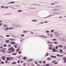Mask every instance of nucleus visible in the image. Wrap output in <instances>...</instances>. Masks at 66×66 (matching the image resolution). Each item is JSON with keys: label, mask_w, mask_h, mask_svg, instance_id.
Here are the masks:
<instances>
[{"label": "nucleus", "mask_w": 66, "mask_h": 66, "mask_svg": "<svg viewBox=\"0 0 66 66\" xmlns=\"http://www.w3.org/2000/svg\"><path fill=\"white\" fill-rule=\"evenodd\" d=\"M15 3V2L12 1L11 2L9 3L8 4H13V3Z\"/></svg>", "instance_id": "0eeeda50"}, {"label": "nucleus", "mask_w": 66, "mask_h": 66, "mask_svg": "<svg viewBox=\"0 0 66 66\" xmlns=\"http://www.w3.org/2000/svg\"><path fill=\"white\" fill-rule=\"evenodd\" d=\"M58 47L60 48H63V46L61 45H58Z\"/></svg>", "instance_id": "6e6552de"}, {"label": "nucleus", "mask_w": 66, "mask_h": 66, "mask_svg": "<svg viewBox=\"0 0 66 66\" xmlns=\"http://www.w3.org/2000/svg\"><path fill=\"white\" fill-rule=\"evenodd\" d=\"M54 7V8H61V6L59 5H57L56 6H55V7Z\"/></svg>", "instance_id": "f03ea898"}, {"label": "nucleus", "mask_w": 66, "mask_h": 66, "mask_svg": "<svg viewBox=\"0 0 66 66\" xmlns=\"http://www.w3.org/2000/svg\"><path fill=\"white\" fill-rule=\"evenodd\" d=\"M59 18H62V16H60L59 17Z\"/></svg>", "instance_id": "774afa93"}, {"label": "nucleus", "mask_w": 66, "mask_h": 66, "mask_svg": "<svg viewBox=\"0 0 66 66\" xmlns=\"http://www.w3.org/2000/svg\"><path fill=\"white\" fill-rule=\"evenodd\" d=\"M48 21H45L44 22V23H48Z\"/></svg>", "instance_id": "37998d69"}, {"label": "nucleus", "mask_w": 66, "mask_h": 66, "mask_svg": "<svg viewBox=\"0 0 66 66\" xmlns=\"http://www.w3.org/2000/svg\"><path fill=\"white\" fill-rule=\"evenodd\" d=\"M51 36L50 37H52V34H51Z\"/></svg>", "instance_id": "bf43d9fd"}, {"label": "nucleus", "mask_w": 66, "mask_h": 66, "mask_svg": "<svg viewBox=\"0 0 66 66\" xmlns=\"http://www.w3.org/2000/svg\"><path fill=\"white\" fill-rule=\"evenodd\" d=\"M26 65V63H24L23 64V65L24 66H25V65Z\"/></svg>", "instance_id": "5fc2aeb1"}, {"label": "nucleus", "mask_w": 66, "mask_h": 66, "mask_svg": "<svg viewBox=\"0 0 66 66\" xmlns=\"http://www.w3.org/2000/svg\"><path fill=\"white\" fill-rule=\"evenodd\" d=\"M6 37H10L9 35H6Z\"/></svg>", "instance_id": "3c124183"}, {"label": "nucleus", "mask_w": 66, "mask_h": 66, "mask_svg": "<svg viewBox=\"0 0 66 66\" xmlns=\"http://www.w3.org/2000/svg\"><path fill=\"white\" fill-rule=\"evenodd\" d=\"M47 43H48V44H51V42H50V41H48L47 42Z\"/></svg>", "instance_id": "aec40b11"}, {"label": "nucleus", "mask_w": 66, "mask_h": 66, "mask_svg": "<svg viewBox=\"0 0 66 66\" xmlns=\"http://www.w3.org/2000/svg\"><path fill=\"white\" fill-rule=\"evenodd\" d=\"M15 7H20V5H16Z\"/></svg>", "instance_id": "a211bd4d"}, {"label": "nucleus", "mask_w": 66, "mask_h": 66, "mask_svg": "<svg viewBox=\"0 0 66 66\" xmlns=\"http://www.w3.org/2000/svg\"><path fill=\"white\" fill-rule=\"evenodd\" d=\"M8 29L9 28H8V27H6V28L4 29V30H5L6 31H7V30H8Z\"/></svg>", "instance_id": "9d476101"}, {"label": "nucleus", "mask_w": 66, "mask_h": 66, "mask_svg": "<svg viewBox=\"0 0 66 66\" xmlns=\"http://www.w3.org/2000/svg\"><path fill=\"white\" fill-rule=\"evenodd\" d=\"M21 52H21V51H19V52L18 53H19V54H21Z\"/></svg>", "instance_id": "ea45409f"}, {"label": "nucleus", "mask_w": 66, "mask_h": 66, "mask_svg": "<svg viewBox=\"0 0 66 66\" xmlns=\"http://www.w3.org/2000/svg\"><path fill=\"white\" fill-rule=\"evenodd\" d=\"M2 58L3 60H5V57L4 56H3L2 57Z\"/></svg>", "instance_id": "412c9836"}, {"label": "nucleus", "mask_w": 66, "mask_h": 66, "mask_svg": "<svg viewBox=\"0 0 66 66\" xmlns=\"http://www.w3.org/2000/svg\"><path fill=\"white\" fill-rule=\"evenodd\" d=\"M54 64H57L58 63L57 62H56L54 63Z\"/></svg>", "instance_id": "c9c22d12"}, {"label": "nucleus", "mask_w": 66, "mask_h": 66, "mask_svg": "<svg viewBox=\"0 0 66 66\" xmlns=\"http://www.w3.org/2000/svg\"><path fill=\"white\" fill-rule=\"evenodd\" d=\"M12 9H16V8H14L13 7H12Z\"/></svg>", "instance_id": "49530a36"}, {"label": "nucleus", "mask_w": 66, "mask_h": 66, "mask_svg": "<svg viewBox=\"0 0 66 66\" xmlns=\"http://www.w3.org/2000/svg\"><path fill=\"white\" fill-rule=\"evenodd\" d=\"M10 39L11 40H14V39H13V38Z\"/></svg>", "instance_id": "13d9d810"}, {"label": "nucleus", "mask_w": 66, "mask_h": 66, "mask_svg": "<svg viewBox=\"0 0 66 66\" xmlns=\"http://www.w3.org/2000/svg\"><path fill=\"white\" fill-rule=\"evenodd\" d=\"M30 61H33V59H30Z\"/></svg>", "instance_id": "69168bd1"}, {"label": "nucleus", "mask_w": 66, "mask_h": 66, "mask_svg": "<svg viewBox=\"0 0 66 66\" xmlns=\"http://www.w3.org/2000/svg\"><path fill=\"white\" fill-rule=\"evenodd\" d=\"M5 42L6 43H10V40H6Z\"/></svg>", "instance_id": "f8f14e48"}, {"label": "nucleus", "mask_w": 66, "mask_h": 66, "mask_svg": "<svg viewBox=\"0 0 66 66\" xmlns=\"http://www.w3.org/2000/svg\"><path fill=\"white\" fill-rule=\"evenodd\" d=\"M8 26V25H4L3 26V27H7Z\"/></svg>", "instance_id": "c756f323"}, {"label": "nucleus", "mask_w": 66, "mask_h": 66, "mask_svg": "<svg viewBox=\"0 0 66 66\" xmlns=\"http://www.w3.org/2000/svg\"><path fill=\"white\" fill-rule=\"evenodd\" d=\"M10 57H7V61H10V59H9Z\"/></svg>", "instance_id": "2eb2a0df"}, {"label": "nucleus", "mask_w": 66, "mask_h": 66, "mask_svg": "<svg viewBox=\"0 0 66 66\" xmlns=\"http://www.w3.org/2000/svg\"><path fill=\"white\" fill-rule=\"evenodd\" d=\"M20 60H18V63H20Z\"/></svg>", "instance_id": "8fccbe9b"}, {"label": "nucleus", "mask_w": 66, "mask_h": 66, "mask_svg": "<svg viewBox=\"0 0 66 66\" xmlns=\"http://www.w3.org/2000/svg\"><path fill=\"white\" fill-rule=\"evenodd\" d=\"M31 66H34V64H33V63L31 64Z\"/></svg>", "instance_id": "603ef678"}, {"label": "nucleus", "mask_w": 66, "mask_h": 66, "mask_svg": "<svg viewBox=\"0 0 66 66\" xmlns=\"http://www.w3.org/2000/svg\"><path fill=\"white\" fill-rule=\"evenodd\" d=\"M16 62H13L12 63V64H16Z\"/></svg>", "instance_id": "6ab92c4d"}, {"label": "nucleus", "mask_w": 66, "mask_h": 66, "mask_svg": "<svg viewBox=\"0 0 66 66\" xmlns=\"http://www.w3.org/2000/svg\"><path fill=\"white\" fill-rule=\"evenodd\" d=\"M10 13H4L3 14V16H5V15H10Z\"/></svg>", "instance_id": "39448f33"}, {"label": "nucleus", "mask_w": 66, "mask_h": 66, "mask_svg": "<svg viewBox=\"0 0 66 66\" xmlns=\"http://www.w3.org/2000/svg\"><path fill=\"white\" fill-rule=\"evenodd\" d=\"M51 59V58L50 57H49L48 58V61H50Z\"/></svg>", "instance_id": "c85d7f7f"}, {"label": "nucleus", "mask_w": 66, "mask_h": 66, "mask_svg": "<svg viewBox=\"0 0 66 66\" xmlns=\"http://www.w3.org/2000/svg\"><path fill=\"white\" fill-rule=\"evenodd\" d=\"M43 23H43V22H41V23H39V24H37V25H38V24H43Z\"/></svg>", "instance_id": "a878e982"}, {"label": "nucleus", "mask_w": 66, "mask_h": 66, "mask_svg": "<svg viewBox=\"0 0 66 66\" xmlns=\"http://www.w3.org/2000/svg\"><path fill=\"white\" fill-rule=\"evenodd\" d=\"M24 60H27V57H24Z\"/></svg>", "instance_id": "2f4dec72"}, {"label": "nucleus", "mask_w": 66, "mask_h": 66, "mask_svg": "<svg viewBox=\"0 0 66 66\" xmlns=\"http://www.w3.org/2000/svg\"><path fill=\"white\" fill-rule=\"evenodd\" d=\"M63 49L64 50L66 49V46H65L64 47H63Z\"/></svg>", "instance_id": "bb28decb"}, {"label": "nucleus", "mask_w": 66, "mask_h": 66, "mask_svg": "<svg viewBox=\"0 0 66 66\" xmlns=\"http://www.w3.org/2000/svg\"><path fill=\"white\" fill-rule=\"evenodd\" d=\"M63 51L62 50V49H60V51L59 52L60 53H62L63 52Z\"/></svg>", "instance_id": "ddd939ff"}, {"label": "nucleus", "mask_w": 66, "mask_h": 66, "mask_svg": "<svg viewBox=\"0 0 66 66\" xmlns=\"http://www.w3.org/2000/svg\"><path fill=\"white\" fill-rule=\"evenodd\" d=\"M54 16V15H50L46 17V18H47L48 17H51V16Z\"/></svg>", "instance_id": "4be33fe9"}, {"label": "nucleus", "mask_w": 66, "mask_h": 66, "mask_svg": "<svg viewBox=\"0 0 66 66\" xmlns=\"http://www.w3.org/2000/svg\"><path fill=\"white\" fill-rule=\"evenodd\" d=\"M15 49L13 47H11V52H15Z\"/></svg>", "instance_id": "7ed1b4c3"}, {"label": "nucleus", "mask_w": 66, "mask_h": 66, "mask_svg": "<svg viewBox=\"0 0 66 66\" xmlns=\"http://www.w3.org/2000/svg\"><path fill=\"white\" fill-rule=\"evenodd\" d=\"M21 36H24V35H21Z\"/></svg>", "instance_id": "4d7b16f0"}, {"label": "nucleus", "mask_w": 66, "mask_h": 66, "mask_svg": "<svg viewBox=\"0 0 66 66\" xmlns=\"http://www.w3.org/2000/svg\"><path fill=\"white\" fill-rule=\"evenodd\" d=\"M12 44H15V45H16V43H15V42H12Z\"/></svg>", "instance_id": "b1692460"}, {"label": "nucleus", "mask_w": 66, "mask_h": 66, "mask_svg": "<svg viewBox=\"0 0 66 66\" xmlns=\"http://www.w3.org/2000/svg\"><path fill=\"white\" fill-rule=\"evenodd\" d=\"M43 63L44 64H45L46 63V61H43Z\"/></svg>", "instance_id": "a19ab883"}, {"label": "nucleus", "mask_w": 66, "mask_h": 66, "mask_svg": "<svg viewBox=\"0 0 66 66\" xmlns=\"http://www.w3.org/2000/svg\"><path fill=\"white\" fill-rule=\"evenodd\" d=\"M18 12H22V10H18Z\"/></svg>", "instance_id": "393cba45"}, {"label": "nucleus", "mask_w": 66, "mask_h": 66, "mask_svg": "<svg viewBox=\"0 0 66 66\" xmlns=\"http://www.w3.org/2000/svg\"><path fill=\"white\" fill-rule=\"evenodd\" d=\"M54 30H51V33H53L54 32Z\"/></svg>", "instance_id": "f3484780"}, {"label": "nucleus", "mask_w": 66, "mask_h": 66, "mask_svg": "<svg viewBox=\"0 0 66 66\" xmlns=\"http://www.w3.org/2000/svg\"><path fill=\"white\" fill-rule=\"evenodd\" d=\"M11 50V48H9V51H10V50Z\"/></svg>", "instance_id": "338daca9"}, {"label": "nucleus", "mask_w": 66, "mask_h": 66, "mask_svg": "<svg viewBox=\"0 0 66 66\" xmlns=\"http://www.w3.org/2000/svg\"><path fill=\"white\" fill-rule=\"evenodd\" d=\"M39 36H40V37H44V38H47V37H45V36L43 35H39Z\"/></svg>", "instance_id": "423d86ee"}, {"label": "nucleus", "mask_w": 66, "mask_h": 66, "mask_svg": "<svg viewBox=\"0 0 66 66\" xmlns=\"http://www.w3.org/2000/svg\"><path fill=\"white\" fill-rule=\"evenodd\" d=\"M9 58H10V59H12V60H13V57H9Z\"/></svg>", "instance_id": "72a5a7b5"}, {"label": "nucleus", "mask_w": 66, "mask_h": 66, "mask_svg": "<svg viewBox=\"0 0 66 66\" xmlns=\"http://www.w3.org/2000/svg\"><path fill=\"white\" fill-rule=\"evenodd\" d=\"M48 53H47L46 54V56H48Z\"/></svg>", "instance_id": "6e6d98bb"}, {"label": "nucleus", "mask_w": 66, "mask_h": 66, "mask_svg": "<svg viewBox=\"0 0 66 66\" xmlns=\"http://www.w3.org/2000/svg\"><path fill=\"white\" fill-rule=\"evenodd\" d=\"M6 44H4V47H6Z\"/></svg>", "instance_id": "de8ad7c7"}, {"label": "nucleus", "mask_w": 66, "mask_h": 66, "mask_svg": "<svg viewBox=\"0 0 66 66\" xmlns=\"http://www.w3.org/2000/svg\"><path fill=\"white\" fill-rule=\"evenodd\" d=\"M27 32H28V31H23V33H27Z\"/></svg>", "instance_id": "0e129e2a"}, {"label": "nucleus", "mask_w": 66, "mask_h": 66, "mask_svg": "<svg viewBox=\"0 0 66 66\" xmlns=\"http://www.w3.org/2000/svg\"><path fill=\"white\" fill-rule=\"evenodd\" d=\"M20 50V49H19V50H18V49H16V51H19Z\"/></svg>", "instance_id": "09e8293b"}, {"label": "nucleus", "mask_w": 66, "mask_h": 66, "mask_svg": "<svg viewBox=\"0 0 66 66\" xmlns=\"http://www.w3.org/2000/svg\"><path fill=\"white\" fill-rule=\"evenodd\" d=\"M14 27L16 28H20V26L18 24H15L14 25Z\"/></svg>", "instance_id": "f257e3e1"}, {"label": "nucleus", "mask_w": 66, "mask_h": 66, "mask_svg": "<svg viewBox=\"0 0 66 66\" xmlns=\"http://www.w3.org/2000/svg\"><path fill=\"white\" fill-rule=\"evenodd\" d=\"M12 55H17V53H12Z\"/></svg>", "instance_id": "4468645a"}, {"label": "nucleus", "mask_w": 66, "mask_h": 66, "mask_svg": "<svg viewBox=\"0 0 66 66\" xmlns=\"http://www.w3.org/2000/svg\"><path fill=\"white\" fill-rule=\"evenodd\" d=\"M9 30H12L13 29V28H9Z\"/></svg>", "instance_id": "58836bf2"}, {"label": "nucleus", "mask_w": 66, "mask_h": 66, "mask_svg": "<svg viewBox=\"0 0 66 66\" xmlns=\"http://www.w3.org/2000/svg\"><path fill=\"white\" fill-rule=\"evenodd\" d=\"M0 37H1L2 38H4V37H3V36H1Z\"/></svg>", "instance_id": "a18cd8bd"}, {"label": "nucleus", "mask_w": 66, "mask_h": 66, "mask_svg": "<svg viewBox=\"0 0 66 66\" xmlns=\"http://www.w3.org/2000/svg\"><path fill=\"white\" fill-rule=\"evenodd\" d=\"M58 48H59V47L57 46H56V47H55V48L56 49H58Z\"/></svg>", "instance_id": "4c0bfd02"}, {"label": "nucleus", "mask_w": 66, "mask_h": 66, "mask_svg": "<svg viewBox=\"0 0 66 66\" xmlns=\"http://www.w3.org/2000/svg\"><path fill=\"white\" fill-rule=\"evenodd\" d=\"M52 50L53 51V52H55V51L56 50H55V49L53 48V49Z\"/></svg>", "instance_id": "dca6fc26"}, {"label": "nucleus", "mask_w": 66, "mask_h": 66, "mask_svg": "<svg viewBox=\"0 0 66 66\" xmlns=\"http://www.w3.org/2000/svg\"><path fill=\"white\" fill-rule=\"evenodd\" d=\"M46 32H47V33H49V31H46Z\"/></svg>", "instance_id": "864d4df0"}, {"label": "nucleus", "mask_w": 66, "mask_h": 66, "mask_svg": "<svg viewBox=\"0 0 66 66\" xmlns=\"http://www.w3.org/2000/svg\"><path fill=\"white\" fill-rule=\"evenodd\" d=\"M7 60H6L5 61V63H7Z\"/></svg>", "instance_id": "680f3d73"}, {"label": "nucleus", "mask_w": 66, "mask_h": 66, "mask_svg": "<svg viewBox=\"0 0 66 66\" xmlns=\"http://www.w3.org/2000/svg\"><path fill=\"white\" fill-rule=\"evenodd\" d=\"M14 47L15 48H17V45H14Z\"/></svg>", "instance_id": "cd10ccee"}, {"label": "nucleus", "mask_w": 66, "mask_h": 66, "mask_svg": "<svg viewBox=\"0 0 66 66\" xmlns=\"http://www.w3.org/2000/svg\"><path fill=\"white\" fill-rule=\"evenodd\" d=\"M52 44H50V45H49V47H52Z\"/></svg>", "instance_id": "e433bc0d"}, {"label": "nucleus", "mask_w": 66, "mask_h": 66, "mask_svg": "<svg viewBox=\"0 0 66 66\" xmlns=\"http://www.w3.org/2000/svg\"><path fill=\"white\" fill-rule=\"evenodd\" d=\"M57 56H59V57H60V55H59V54H57Z\"/></svg>", "instance_id": "473e14b6"}, {"label": "nucleus", "mask_w": 66, "mask_h": 66, "mask_svg": "<svg viewBox=\"0 0 66 66\" xmlns=\"http://www.w3.org/2000/svg\"><path fill=\"white\" fill-rule=\"evenodd\" d=\"M4 62H1V64H4Z\"/></svg>", "instance_id": "e2e57ef3"}, {"label": "nucleus", "mask_w": 66, "mask_h": 66, "mask_svg": "<svg viewBox=\"0 0 66 66\" xmlns=\"http://www.w3.org/2000/svg\"><path fill=\"white\" fill-rule=\"evenodd\" d=\"M61 40H66V39L65 38H61Z\"/></svg>", "instance_id": "9b49d317"}, {"label": "nucleus", "mask_w": 66, "mask_h": 66, "mask_svg": "<svg viewBox=\"0 0 66 66\" xmlns=\"http://www.w3.org/2000/svg\"><path fill=\"white\" fill-rule=\"evenodd\" d=\"M39 63H42V61H40L39 62Z\"/></svg>", "instance_id": "052dcab7"}, {"label": "nucleus", "mask_w": 66, "mask_h": 66, "mask_svg": "<svg viewBox=\"0 0 66 66\" xmlns=\"http://www.w3.org/2000/svg\"><path fill=\"white\" fill-rule=\"evenodd\" d=\"M52 40H53V41H54L55 40H57L56 39H52Z\"/></svg>", "instance_id": "7c9ffc66"}, {"label": "nucleus", "mask_w": 66, "mask_h": 66, "mask_svg": "<svg viewBox=\"0 0 66 66\" xmlns=\"http://www.w3.org/2000/svg\"><path fill=\"white\" fill-rule=\"evenodd\" d=\"M49 49H50V50H51V49H52V47H49Z\"/></svg>", "instance_id": "c03bdc74"}, {"label": "nucleus", "mask_w": 66, "mask_h": 66, "mask_svg": "<svg viewBox=\"0 0 66 66\" xmlns=\"http://www.w3.org/2000/svg\"><path fill=\"white\" fill-rule=\"evenodd\" d=\"M31 22H36L37 21V20H34L31 21Z\"/></svg>", "instance_id": "1a4fd4ad"}, {"label": "nucleus", "mask_w": 66, "mask_h": 66, "mask_svg": "<svg viewBox=\"0 0 66 66\" xmlns=\"http://www.w3.org/2000/svg\"><path fill=\"white\" fill-rule=\"evenodd\" d=\"M55 52H59V51L58 50H56Z\"/></svg>", "instance_id": "79ce46f5"}, {"label": "nucleus", "mask_w": 66, "mask_h": 66, "mask_svg": "<svg viewBox=\"0 0 66 66\" xmlns=\"http://www.w3.org/2000/svg\"><path fill=\"white\" fill-rule=\"evenodd\" d=\"M54 43L55 44H58V42H54Z\"/></svg>", "instance_id": "5701e85b"}, {"label": "nucleus", "mask_w": 66, "mask_h": 66, "mask_svg": "<svg viewBox=\"0 0 66 66\" xmlns=\"http://www.w3.org/2000/svg\"><path fill=\"white\" fill-rule=\"evenodd\" d=\"M1 7L2 9H4V8H5V7H4V6H2Z\"/></svg>", "instance_id": "f704fd0d"}, {"label": "nucleus", "mask_w": 66, "mask_h": 66, "mask_svg": "<svg viewBox=\"0 0 66 66\" xmlns=\"http://www.w3.org/2000/svg\"><path fill=\"white\" fill-rule=\"evenodd\" d=\"M59 9H54L52 10L54 12L55 11H59Z\"/></svg>", "instance_id": "20e7f679"}]
</instances>
